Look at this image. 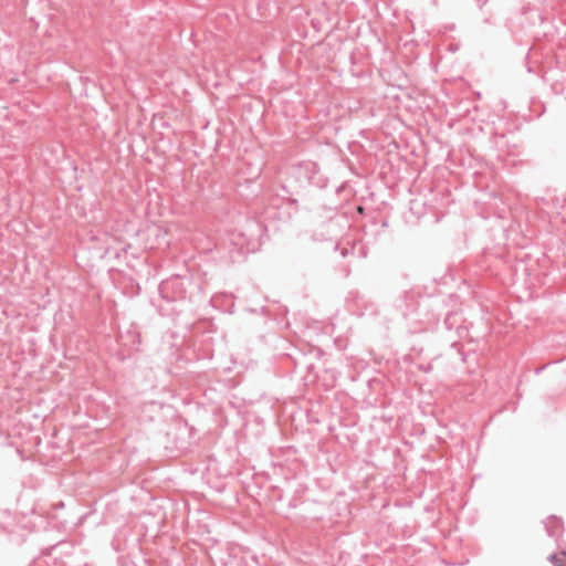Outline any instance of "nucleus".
I'll use <instances>...</instances> for the list:
<instances>
[{"instance_id":"f257e3e1","label":"nucleus","mask_w":566,"mask_h":566,"mask_svg":"<svg viewBox=\"0 0 566 566\" xmlns=\"http://www.w3.org/2000/svg\"><path fill=\"white\" fill-rule=\"evenodd\" d=\"M552 562L555 566H566V553L559 552L552 556Z\"/></svg>"},{"instance_id":"f03ea898","label":"nucleus","mask_w":566,"mask_h":566,"mask_svg":"<svg viewBox=\"0 0 566 566\" xmlns=\"http://www.w3.org/2000/svg\"><path fill=\"white\" fill-rule=\"evenodd\" d=\"M357 210H358V212H360V213L363 212V208H361V207H358V209H357Z\"/></svg>"}]
</instances>
